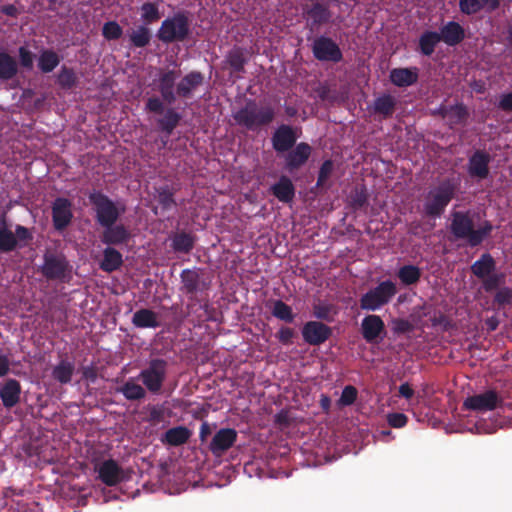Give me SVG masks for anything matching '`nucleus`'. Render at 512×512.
I'll use <instances>...</instances> for the list:
<instances>
[{
	"label": "nucleus",
	"mask_w": 512,
	"mask_h": 512,
	"mask_svg": "<svg viewBox=\"0 0 512 512\" xmlns=\"http://www.w3.org/2000/svg\"><path fill=\"white\" fill-rule=\"evenodd\" d=\"M449 230L455 239L466 240L470 247H477L490 236L493 225L490 221L485 220L478 228H475L470 211H453Z\"/></svg>",
	"instance_id": "f257e3e1"
},
{
	"label": "nucleus",
	"mask_w": 512,
	"mask_h": 512,
	"mask_svg": "<svg viewBox=\"0 0 512 512\" xmlns=\"http://www.w3.org/2000/svg\"><path fill=\"white\" fill-rule=\"evenodd\" d=\"M275 117L276 110L272 105H258L253 99L247 100L243 107L233 113L235 122L249 131L269 126Z\"/></svg>",
	"instance_id": "f03ea898"
},
{
	"label": "nucleus",
	"mask_w": 512,
	"mask_h": 512,
	"mask_svg": "<svg viewBox=\"0 0 512 512\" xmlns=\"http://www.w3.org/2000/svg\"><path fill=\"white\" fill-rule=\"evenodd\" d=\"M457 190L456 184L445 179L434 188H431L425 196L423 212L427 217L439 218L444 213L446 207L454 198Z\"/></svg>",
	"instance_id": "7ed1b4c3"
},
{
	"label": "nucleus",
	"mask_w": 512,
	"mask_h": 512,
	"mask_svg": "<svg viewBox=\"0 0 512 512\" xmlns=\"http://www.w3.org/2000/svg\"><path fill=\"white\" fill-rule=\"evenodd\" d=\"M190 33L191 29L188 13L179 11L162 21L156 36L162 43L170 44L185 41Z\"/></svg>",
	"instance_id": "20e7f679"
},
{
	"label": "nucleus",
	"mask_w": 512,
	"mask_h": 512,
	"mask_svg": "<svg viewBox=\"0 0 512 512\" xmlns=\"http://www.w3.org/2000/svg\"><path fill=\"white\" fill-rule=\"evenodd\" d=\"M88 198L95 212L96 222L101 227L115 224L125 212L124 205H118L101 191L91 192Z\"/></svg>",
	"instance_id": "39448f33"
},
{
	"label": "nucleus",
	"mask_w": 512,
	"mask_h": 512,
	"mask_svg": "<svg viewBox=\"0 0 512 512\" xmlns=\"http://www.w3.org/2000/svg\"><path fill=\"white\" fill-rule=\"evenodd\" d=\"M397 292V286L393 281L384 280L361 296L360 308L366 311L379 310L387 305Z\"/></svg>",
	"instance_id": "423d86ee"
},
{
	"label": "nucleus",
	"mask_w": 512,
	"mask_h": 512,
	"mask_svg": "<svg viewBox=\"0 0 512 512\" xmlns=\"http://www.w3.org/2000/svg\"><path fill=\"white\" fill-rule=\"evenodd\" d=\"M168 363L162 358L152 359L148 367L141 370L139 379L152 394H158L166 379Z\"/></svg>",
	"instance_id": "0eeeda50"
},
{
	"label": "nucleus",
	"mask_w": 512,
	"mask_h": 512,
	"mask_svg": "<svg viewBox=\"0 0 512 512\" xmlns=\"http://www.w3.org/2000/svg\"><path fill=\"white\" fill-rule=\"evenodd\" d=\"M503 405V398L493 389L484 391L483 393L469 396L465 399L463 407L467 410L475 412H487L495 410Z\"/></svg>",
	"instance_id": "6e6552de"
},
{
	"label": "nucleus",
	"mask_w": 512,
	"mask_h": 512,
	"mask_svg": "<svg viewBox=\"0 0 512 512\" xmlns=\"http://www.w3.org/2000/svg\"><path fill=\"white\" fill-rule=\"evenodd\" d=\"M312 53L315 59L322 62L338 63L343 59L339 45L332 38L323 35L313 41Z\"/></svg>",
	"instance_id": "1a4fd4ad"
},
{
	"label": "nucleus",
	"mask_w": 512,
	"mask_h": 512,
	"mask_svg": "<svg viewBox=\"0 0 512 512\" xmlns=\"http://www.w3.org/2000/svg\"><path fill=\"white\" fill-rule=\"evenodd\" d=\"M73 204L65 197H57L51 206L53 227L56 231L65 230L73 220Z\"/></svg>",
	"instance_id": "9d476101"
},
{
	"label": "nucleus",
	"mask_w": 512,
	"mask_h": 512,
	"mask_svg": "<svg viewBox=\"0 0 512 512\" xmlns=\"http://www.w3.org/2000/svg\"><path fill=\"white\" fill-rule=\"evenodd\" d=\"M283 154L284 169L289 173H293L307 163L312 154V147L307 142H299Z\"/></svg>",
	"instance_id": "9b49d317"
},
{
	"label": "nucleus",
	"mask_w": 512,
	"mask_h": 512,
	"mask_svg": "<svg viewBox=\"0 0 512 512\" xmlns=\"http://www.w3.org/2000/svg\"><path fill=\"white\" fill-rule=\"evenodd\" d=\"M298 137L296 128L287 124H281L272 134V147L278 155L283 154L298 144Z\"/></svg>",
	"instance_id": "f8f14e48"
},
{
	"label": "nucleus",
	"mask_w": 512,
	"mask_h": 512,
	"mask_svg": "<svg viewBox=\"0 0 512 512\" xmlns=\"http://www.w3.org/2000/svg\"><path fill=\"white\" fill-rule=\"evenodd\" d=\"M302 338L310 346L324 344L332 335V329L321 321H308L301 329Z\"/></svg>",
	"instance_id": "ddd939ff"
},
{
	"label": "nucleus",
	"mask_w": 512,
	"mask_h": 512,
	"mask_svg": "<svg viewBox=\"0 0 512 512\" xmlns=\"http://www.w3.org/2000/svg\"><path fill=\"white\" fill-rule=\"evenodd\" d=\"M303 15L307 20V27L313 31L328 24L332 18V12L327 3L312 2L303 9Z\"/></svg>",
	"instance_id": "4468645a"
},
{
	"label": "nucleus",
	"mask_w": 512,
	"mask_h": 512,
	"mask_svg": "<svg viewBox=\"0 0 512 512\" xmlns=\"http://www.w3.org/2000/svg\"><path fill=\"white\" fill-rule=\"evenodd\" d=\"M238 433L233 428H221L213 436L209 443V450L215 457H221L237 441Z\"/></svg>",
	"instance_id": "2eb2a0df"
},
{
	"label": "nucleus",
	"mask_w": 512,
	"mask_h": 512,
	"mask_svg": "<svg viewBox=\"0 0 512 512\" xmlns=\"http://www.w3.org/2000/svg\"><path fill=\"white\" fill-rule=\"evenodd\" d=\"M180 280V291L190 299H194L198 292L205 291L208 288V284L201 278L199 270L196 268L182 270Z\"/></svg>",
	"instance_id": "dca6fc26"
},
{
	"label": "nucleus",
	"mask_w": 512,
	"mask_h": 512,
	"mask_svg": "<svg viewBox=\"0 0 512 512\" xmlns=\"http://www.w3.org/2000/svg\"><path fill=\"white\" fill-rule=\"evenodd\" d=\"M361 334L367 343H378L385 335V324L380 316L367 315L361 322Z\"/></svg>",
	"instance_id": "f3484780"
},
{
	"label": "nucleus",
	"mask_w": 512,
	"mask_h": 512,
	"mask_svg": "<svg viewBox=\"0 0 512 512\" xmlns=\"http://www.w3.org/2000/svg\"><path fill=\"white\" fill-rule=\"evenodd\" d=\"M491 155L485 150H476L468 159L467 171L471 178L479 180L489 176Z\"/></svg>",
	"instance_id": "a211bd4d"
},
{
	"label": "nucleus",
	"mask_w": 512,
	"mask_h": 512,
	"mask_svg": "<svg viewBox=\"0 0 512 512\" xmlns=\"http://www.w3.org/2000/svg\"><path fill=\"white\" fill-rule=\"evenodd\" d=\"M69 271V263L63 256L45 255L42 274L48 280H63Z\"/></svg>",
	"instance_id": "6ab92c4d"
},
{
	"label": "nucleus",
	"mask_w": 512,
	"mask_h": 512,
	"mask_svg": "<svg viewBox=\"0 0 512 512\" xmlns=\"http://www.w3.org/2000/svg\"><path fill=\"white\" fill-rule=\"evenodd\" d=\"M96 471L98 478L107 486H116L124 479V471L114 459L104 460Z\"/></svg>",
	"instance_id": "aec40b11"
},
{
	"label": "nucleus",
	"mask_w": 512,
	"mask_h": 512,
	"mask_svg": "<svg viewBox=\"0 0 512 512\" xmlns=\"http://www.w3.org/2000/svg\"><path fill=\"white\" fill-rule=\"evenodd\" d=\"M178 74L175 70H167L160 74L158 78V91L163 101L169 105L173 104L177 99L175 89V81Z\"/></svg>",
	"instance_id": "412c9836"
},
{
	"label": "nucleus",
	"mask_w": 512,
	"mask_h": 512,
	"mask_svg": "<svg viewBox=\"0 0 512 512\" xmlns=\"http://www.w3.org/2000/svg\"><path fill=\"white\" fill-rule=\"evenodd\" d=\"M103 228L100 239L102 243L108 246L126 244L131 238L129 230L123 224L115 223Z\"/></svg>",
	"instance_id": "4be33fe9"
},
{
	"label": "nucleus",
	"mask_w": 512,
	"mask_h": 512,
	"mask_svg": "<svg viewBox=\"0 0 512 512\" xmlns=\"http://www.w3.org/2000/svg\"><path fill=\"white\" fill-rule=\"evenodd\" d=\"M21 384L16 379H7L0 386V399L5 408L10 409L20 402Z\"/></svg>",
	"instance_id": "5701e85b"
},
{
	"label": "nucleus",
	"mask_w": 512,
	"mask_h": 512,
	"mask_svg": "<svg viewBox=\"0 0 512 512\" xmlns=\"http://www.w3.org/2000/svg\"><path fill=\"white\" fill-rule=\"evenodd\" d=\"M204 76L199 71H191L187 73L176 85V94L180 98H190L193 91L201 86Z\"/></svg>",
	"instance_id": "b1692460"
},
{
	"label": "nucleus",
	"mask_w": 512,
	"mask_h": 512,
	"mask_svg": "<svg viewBox=\"0 0 512 512\" xmlns=\"http://www.w3.org/2000/svg\"><path fill=\"white\" fill-rule=\"evenodd\" d=\"M438 35L448 46H456L465 39V30L458 22L449 21L441 27Z\"/></svg>",
	"instance_id": "393cba45"
},
{
	"label": "nucleus",
	"mask_w": 512,
	"mask_h": 512,
	"mask_svg": "<svg viewBox=\"0 0 512 512\" xmlns=\"http://www.w3.org/2000/svg\"><path fill=\"white\" fill-rule=\"evenodd\" d=\"M500 6V0H459V9L465 15H474L482 10L493 12Z\"/></svg>",
	"instance_id": "a878e982"
},
{
	"label": "nucleus",
	"mask_w": 512,
	"mask_h": 512,
	"mask_svg": "<svg viewBox=\"0 0 512 512\" xmlns=\"http://www.w3.org/2000/svg\"><path fill=\"white\" fill-rule=\"evenodd\" d=\"M469 116L470 113L467 106L464 103H457L455 105H449L445 121L450 129H455L458 126H465Z\"/></svg>",
	"instance_id": "bb28decb"
},
{
	"label": "nucleus",
	"mask_w": 512,
	"mask_h": 512,
	"mask_svg": "<svg viewBox=\"0 0 512 512\" xmlns=\"http://www.w3.org/2000/svg\"><path fill=\"white\" fill-rule=\"evenodd\" d=\"M272 194L283 203H289L295 196V187L291 179L282 175L278 182L271 186Z\"/></svg>",
	"instance_id": "cd10ccee"
},
{
	"label": "nucleus",
	"mask_w": 512,
	"mask_h": 512,
	"mask_svg": "<svg viewBox=\"0 0 512 512\" xmlns=\"http://www.w3.org/2000/svg\"><path fill=\"white\" fill-rule=\"evenodd\" d=\"M496 269V261L490 253H483L478 260L471 265L472 274L478 279L484 280Z\"/></svg>",
	"instance_id": "c85d7f7f"
},
{
	"label": "nucleus",
	"mask_w": 512,
	"mask_h": 512,
	"mask_svg": "<svg viewBox=\"0 0 512 512\" xmlns=\"http://www.w3.org/2000/svg\"><path fill=\"white\" fill-rule=\"evenodd\" d=\"M181 115L173 108H168L164 116L157 120L158 128L166 134V139H162L163 146L167 144L169 136L173 133L174 129L179 125Z\"/></svg>",
	"instance_id": "c756f323"
},
{
	"label": "nucleus",
	"mask_w": 512,
	"mask_h": 512,
	"mask_svg": "<svg viewBox=\"0 0 512 512\" xmlns=\"http://www.w3.org/2000/svg\"><path fill=\"white\" fill-rule=\"evenodd\" d=\"M132 324L136 328H157L160 326L158 315L151 309L141 308L137 310L132 317Z\"/></svg>",
	"instance_id": "7c9ffc66"
},
{
	"label": "nucleus",
	"mask_w": 512,
	"mask_h": 512,
	"mask_svg": "<svg viewBox=\"0 0 512 512\" xmlns=\"http://www.w3.org/2000/svg\"><path fill=\"white\" fill-rule=\"evenodd\" d=\"M123 264L122 254L115 248L108 246L103 250V259L99 266L104 272L111 273L118 270Z\"/></svg>",
	"instance_id": "2f4dec72"
},
{
	"label": "nucleus",
	"mask_w": 512,
	"mask_h": 512,
	"mask_svg": "<svg viewBox=\"0 0 512 512\" xmlns=\"http://www.w3.org/2000/svg\"><path fill=\"white\" fill-rule=\"evenodd\" d=\"M418 74L410 68H394L390 72V81L398 87H407L415 84Z\"/></svg>",
	"instance_id": "473e14b6"
},
{
	"label": "nucleus",
	"mask_w": 512,
	"mask_h": 512,
	"mask_svg": "<svg viewBox=\"0 0 512 512\" xmlns=\"http://www.w3.org/2000/svg\"><path fill=\"white\" fill-rule=\"evenodd\" d=\"M191 436V431L185 426L168 429L162 437V442L170 446L185 444Z\"/></svg>",
	"instance_id": "72a5a7b5"
},
{
	"label": "nucleus",
	"mask_w": 512,
	"mask_h": 512,
	"mask_svg": "<svg viewBox=\"0 0 512 512\" xmlns=\"http://www.w3.org/2000/svg\"><path fill=\"white\" fill-rule=\"evenodd\" d=\"M421 276V268L413 264L403 265L397 271V277L404 286L416 285L420 281Z\"/></svg>",
	"instance_id": "f704fd0d"
},
{
	"label": "nucleus",
	"mask_w": 512,
	"mask_h": 512,
	"mask_svg": "<svg viewBox=\"0 0 512 512\" xmlns=\"http://www.w3.org/2000/svg\"><path fill=\"white\" fill-rule=\"evenodd\" d=\"M18 73V64L16 59L8 52L0 50V79L10 80Z\"/></svg>",
	"instance_id": "c9c22d12"
},
{
	"label": "nucleus",
	"mask_w": 512,
	"mask_h": 512,
	"mask_svg": "<svg viewBox=\"0 0 512 512\" xmlns=\"http://www.w3.org/2000/svg\"><path fill=\"white\" fill-rule=\"evenodd\" d=\"M195 245V237L187 232H178L172 237L171 247L177 253H190Z\"/></svg>",
	"instance_id": "e433bc0d"
},
{
	"label": "nucleus",
	"mask_w": 512,
	"mask_h": 512,
	"mask_svg": "<svg viewBox=\"0 0 512 512\" xmlns=\"http://www.w3.org/2000/svg\"><path fill=\"white\" fill-rule=\"evenodd\" d=\"M247 61L245 50L241 47H234L226 55V63L234 73L244 72Z\"/></svg>",
	"instance_id": "4c0bfd02"
},
{
	"label": "nucleus",
	"mask_w": 512,
	"mask_h": 512,
	"mask_svg": "<svg viewBox=\"0 0 512 512\" xmlns=\"http://www.w3.org/2000/svg\"><path fill=\"white\" fill-rule=\"evenodd\" d=\"M59 55L52 49H44L38 58V68L42 73L52 72L60 63Z\"/></svg>",
	"instance_id": "58836bf2"
},
{
	"label": "nucleus",
	"mask_w": 512,
	"mask_h": 512,
	"mask_svg": "<svg viewBox=\"0 0 512 512\" xmlns=\"http://www.w3.org/2000/svg\"><path fill=\"white\" fill-rule=\"evenodd\" d=\"M75 366L73 362L61 360L52 370V377L60 384H68L72 380Z\"/></svg>",
	"instance_id": "ea45409f"
},
{
	"label": "nucleus",
	"mask_w": 512,
	"mask_h": 512,
	"mask_svg": "<svg viewBox=\"0 0 512 512\" xmlns=\"http://www.w3.org/2000/svg\"><path fill=\"white\" fill-rule=\"evenodd\" d=\"M396 100L390 94H384L375 99L373 104L374 113L380 114L383 118H389L394 113Z\"/></svg>",
	"instance_id": "a19ab883"
},
{
	"label": "nucleus",
	"mask_w": 512,
	"mask_h": 512,
	"mask_svg": "<svg viewBox=\"0 0 512 512\" xmlns=\"http://www.w3.org/2000/svg\"><path fill=\"white\" fill-rule=\"evenodd\" d=\"M439 42H441V40L438 32L425 31L419 38V51L425 56H431Z\"/></svg>",
	"instance_id": "79ce46f5"
},
{
	"label": "nucleus",
	"mask_w": 512,
	"mask_h": 512,
	"mask_svg": "<svg viewBox=\"0 0 512 512\" xmlns=\"http://www.w3.org/2000/svg\"><path fill=\"white\" fill-rule=\"evenodd\" d=\"M116 391L121 393L129 401H138L146 396L145 389L132 380L126 381L122 386L118 387Z\"/></svg>",
	"instance_id": "37998d69"
},
{
	"label": "nucleus",
	"mask_w": 512,
	"mask_h": 512,
	"mask_svg": "<svg viewBox=\"0 0 512 512\" xmlns=\"http://www.w3.org/2000/svg\"><path fill=\"white\" fill-rule=\"evenodd\" d=\"M271 314L275 318L289 324L294 322L296 316L292 307L280 299L273 301Z\"/></svg>",
	"instance_id": "c03bdc74"
},
{
	"label": "nucleus",
	"mask_w": 512,
	"mask_h": 512,
	"mask_svg": "<svg viewBox=\"0 0 512 512\" xmlns=\"http://www.w3.org/2000/svg\"><path fill=\"white\" fill-rule=\"evenodd\" d=\"M152 35L146 25H139L129 35L130 43L135 48H144L149 45Z\"/></svg>",
	"instance_id": "a18cd8bd"
},
{
	"label": "nucleus",
	"mask_w": 512,
	"mask_h": 512,
	"mask_svg": "<svg viewBox=\"0 0 512 512\" xmlns=\"http://www.w3.org/2000/svg\"><path fill=\"white\" fill-rule=\"evenodd\" d=\"M78 82V77L75 71L63 65L57 75V83L63 90H71L73 89Z\"/></svg>",
	"instance_id": "49530a36"
},
{
	"label": "nucleus",
	"mask_w": 512,
	"mask_h": 512,
	"mask_svg": "<svg viewBox=\"0 0 512 512\" xmlns=\"http://www.w3.org/2000/svg\"><path fill=\"white\" fill-rule=\"evenodd\" d=\"M17 248V238L7 227L0 228V252L8 253Z\"/></svg>",
	"instance_id": "de8ad7c7"
},
{
	"label": "nucleus",
	"mask_w": 512,
	"mask_h": 512,
	"mask_svg": "<svg viewBox=\"0 0 512 512\" xmlns=\"http://www.w3.org/2000/svg\"><path fill=\"white\" fill-rule=\"evenodd\" d=\"M141 19L147 24L157 22L161 18V14L158 5L153 2H145L141 8Z\"/></svg>",
	"instance_id": "09e8293b"
},
{
	"label": "nucleus",
	"mask_w": 512,
	"mask_h": 512,
	"mask_svg": "<svg viewBox=\"0 0 512 512\" xmlns=\"http://www.w3.org/2000/svg\"><path fill=\"white\" fill-rule=\"evenodd\" d=\"M157 192V200L159 205L163 210H169L172 207L176 206V201L174 199V192L171 190L169 186H162L156 189Z\"/></svg>",
	"instance_id": "8fccbe9b"
},
{
	"label": "nucleus",
	"mask_w": 512,
	"mask_h": 512,
	"mask_svg": "<svg viewBox=\"0 0 512 512\" xmlns=\"http://www.w3.org/2000/svg\"><path fill=\"white\" fill-rule=\"evenodd\" d=\"M334 171V163L331 159L325 160L319 169L317 182L315 185L316 189L328 188L327 181Z\"/></svg>",
	"instance_id": "3c124183"
},
{
	"label": "nucleus",
	"mask_w": 512,
	"mask_h": 512,
	"mask_svg": "<svg viewBox=\"0 0 512 512\" xmlns=\"http://www.w3.org/2000/svg\"><path fill=\"white\" fill-rule=\"evenodd\" d=\"M506 275L504 273L492 272L484 280H482V287L485 292L490 293L500 288L505 283Z\"/></svg>",
	"instance_id": "603ef678"
},
{
	"label": "nucleus",
	"mask_w": 512,
	"mask_h": 512,
	"mask_svg": "<svg viewBox=\"0 0 512 512\" xmlns=\"http://www.w3.org/2000/svg\"><path fill=\"white\" fill-rule=\"evenodd\" d=\"M350 201H351V206L354 208V209H361L363 208L365 205H367V202H368V194H367V190L364 186L362 187H356L352 192H351V195H350Z\"/></svg>",
	"instance_id": "864d4df0"
},
{
	"label": "nucleus",
	"mask_w": 512,
	"mask_h": 512,
	"mask_svg": "<svg viewBox=\"0 0 512 512\" xmlns=\"http://www.w3.org/2000/svg\"><path fill=\"white\" fill-rule=\"evenodd\" d=\"M122 34L123 29L116 21H108L103 25L102 35L107 40H117Z\"/></svg>",
	"instance_id": "5fc2aeb1"
},
{
	"label": "nucleus",
	"mask_w": 512,
	"mask_h": 512,
	"mask_svg": "<svg viewBox=\"0 0 512 512\" xmlns=\"http://www.w3.org/2000/svg\"><path fill=\"white\" fill-rule=\"evenodd\" d=\"M493 302L499 306L504 307L512 303V290L509 287H501L494 295Z\"/></svg>",
	"instance_id": "6e6d98bb"
},
{
	"label": "nucleus",
	"mask_w": 512,
	"mask_h": 512,
	"mask_svg": "<svg viewBox=\"0 0 512 512\" xmlns=\"http://www.w3.org/2000/svg\"><path fill=\"white\" fill-rule=\"evenodd\" d=\"M357 396H358L357 389L352 385H347L342 390V393H341V396L339 399V404L342 406H350L356 401Z\"/></svg>",
	"instance_id": "4d7b16f0"
},
{
	"label": "nucleus",
	"mask_w": 512,
	"mask_h": 512,
	"mask_svg": "<svg viewBox=\"0 0 512 512\" xmlns=\"http://www.w3.org/2000/svg\"><path fill=\"white\" fill-rule=\"evenodd\" d=\"M296 332L293 328L288 326H281L276 332L275 337L283 345H291Z\"/></svg>",
	"instance_id": "13d9d810"
},
{
	"label": "nucleus",
	"mask_w": 512,
	"mask_h": 512,
	"mask_svg": "<svg viewBox=\"0 0 512 512\" xmlns=\"http://www.w3.org/2000/svg\"><path fill=\"white\" fill-rule=\"evenodd\" d=\"M19 53V59H20V65L25 69H32L33 68V58L34 55L31 51H29L26 47L21 46L18 49Z\"/></svg>",
	"instance_id": "bf43d9fd"
},
{
	"label": "nucleus",
	"mask_w": 512,
	"mask_h": 512,
	"mask_svg": "<svg viewBox=\"0 0 512 512\" xmlns=\"http://www.w3.org/2000/svg\"><path fill=\"white\" fill-rule=\"evenodd\" d=\"M163 102V99H160L156 96H152L148 98L145 109L151 113L162 114L164 112Z\"/></svg>",
	"instance_id": "052dcab7"
},
{
	"label": "nucleus",
	"mask_w": 512,
	"mask_h": 512,
	"mask_svg": "<svg viewBox=\"0 0 512 512\" xmlns=\"http://www.w3.org/2000/svg\"><path fill=\"white\" fill-rule=\"evenodd\" d=\"M388 424L393 428H402L407 424L408 418L403 413H390L387 416Z\"/></svg>",
	"instance_id": "680f3d73"
},
{
	"label": "nucleus",
	"mask_w": 512,
	"mask_h": 512,
	"mask_svg": "<svg viewBox=\"0 0 512 512\" xmlns=\"http://www.w3.org/2000/svg\"><path fill=\"white\" fill-rule=\"evenodd\" d=\"M14 235L17 238V243L18 242H28V241L32 240V238H33L29 229L22 225L16 226Z\"/></svg>",
	"instance_id": "e2e57ef3"
},
{
	"label": "nucleus",
	"mask_w": 512,
	"mask_h": 512,
	"mask_svg": "<svg viewBox=\"0 0 512 512\" xmlns=\"http://www.w3.org/2000/svg\"><path fill=\"white\" fill-rule=\"evenodd\" d=\"M16 512H41L38 503L32 502H18L15 508Z\"/></svg>",
	"instance_id": "0e129e2a"
},
{
	"label": "nucleus",
	"mask_w": 512,
	"mask_h": 512,
	"mask_svg": "<svg viewBox=\"0 0 512 512\" xmlns=\"http://www.w3.org/2000/svg\"><path fill=\"white\" fill-rule=\"evenodd\" d=\"M498 108L504 112L512 111V92L500 96Z\"/></svg>",
	"instance_id": "69168bd1"
},
{
	"label": "nucleus",
	"mask_w": 512,
	"mask_h": 512,
	"mask_svg": "<svg viewBox=\"0 0 512 512\" xmlns=\"http://www.w3.org/2000/svg\"><path fill=\"white\" fill-rule=\"evenodd\" d=\"M314 316L317 319L325 320L328 319L330 314V307L327 305H316L313 310Z\"/></svg>",
	"instance_id": "338daca9"
},
{
	"label": "nucleus",
	"mask_w": 512,
	"mask_h": 512,
	"mask_svg": "<svg viewBox=\"0 0 512 512\" xmlns=\"http://www.w3.org/2000/svg\"><path fill=\"white\" fill-rule=\"evenodd\" d=\"M398 394L408 400L414 396V390L408 383H403L399 386Z\"/></svg>",
	"instance_id": "774afa93"
}]
</instances>
